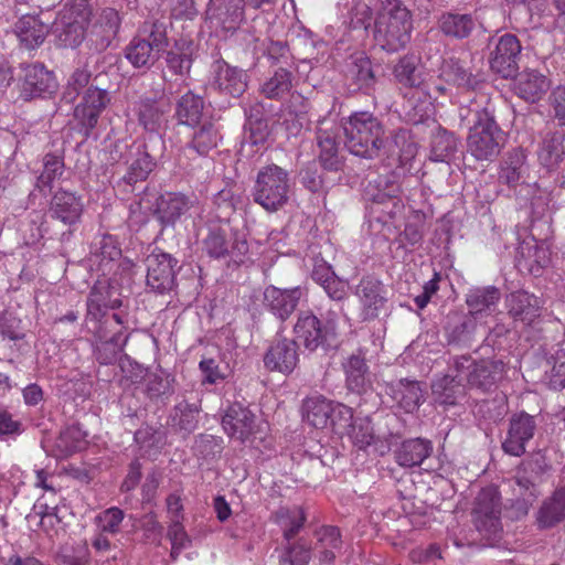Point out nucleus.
I'll return each mask as SVG.
<instances>
[{"label": "nucleus", "instance_id": "obj_1", "mask_svg": "<svg viewBox=\"0 0 565 565\" xmlns=\"http://www.w3.org/2000/svg\"><path fill=\"white\" fill-rule=\"evenodd\" d=\"M348 150L364 159H375L387 142L382 120L371 111H355L342 122Z\"/></svg>", "mask_w": 565, "mask_h": 565}, {"label": "nucleus", "instance_id": "obj_2", "mask_svg": "<svg viewBox=\"0 0 565 565\" xmlns=\"http://www.w3.org/2000/svg\"><path fill=\"white\" fill-rule=\"evenodd\" d=\"M202 250L211 258H230L242 264L249 250L247 235L242 228L233 225L227 216L216 215L206 224Z\"/></svg>", "mask_w": 565, "mask_h": 565}, {"label": "nucleus", "instance_id": "obj_3", "mask_svg": "<svg viewBox=\"0 0 565 565\" xmlns=\"http://www.w3.org/2000/svg\"><path fill=\"white\" fill-rule=\"evenodd\" d=\"M413 19L401 0H386L374 23V41L384 51L395 53L411 40Z\"/></svg>", "mask_w": 565, "mask_h": 565}, {"label": "nucleus", "instance_id": "obj_4", "mask_svg": "<svg viewBox=\"0 0 565 565\" xmlns=\"http://www.w3.org/2000/svg\"><path fill=\"white\" fill-rule=\"evenodd\" d=\"M291 180L289 172L277 164L262 167L252 188L253 201L268 213L282 210L289 202Z\"/></svg>", "mask_w": 565, "mask_h": 565}, {"label": "nucleus", "instance_id": "obj_5", "mask_svg": "<svg viewBox=\"0 0 565 565\" xmlns=\"http://www.w3.org/2000/svg\"><path fill=\"white\" fill-rule=\"evenodd\" d=\"M476 119L467 138L468 152L479 161H491L504 146L505 137L494 119V110L488 104L476 110Z\"/></svg>", "mask_w": 565, "mask_h": 565}, {"label": "nucleus", "instance_id": "obj_6", "mask_svg": "<svg viewBox=\"0 0 565 565\" xmlns=\"http://www.w3.org/2000/svg\"><path fill=\"white\" fill-rule=\"evenodd\" d=\"M90 17L92 10L86 0H73L66 3L52 24L56 46L78 47L85 39Z\"/></svg>", "mask_w": 565, "mask_h": 565}, {"label": "nucleus", "instance_id": "obj_7", "mask_svg": "<svg viewBox=\"0 0 565 565\" xmlns=\"http://www.w3.org/2000/svg\"><path fill=\"white\" fill-rule=\"evenodd\" d=\"M110 100L111 96L107 89L89 86L84 92L81 103L74 108L76 128L84 138L90 137Z\"/></svg>", "mask_w": 565, "mask_h": 565}, {"label": "nucleus", "instance_id": "obj_8", "mask_svg": "<svg viewBox=\"0 0 565 565\" xmlns=\"http://www.w3.org/2000/svg\"><path fill=\"white\" fill-rule=\"evenodd\" d=\"M490 68L502 78H512L519 72L522 46L516 35L504 33L489 42Z\"/></svg>", "mask_w": 565, "mask_h": 565}, {"label": "nucleus", "instance_id": "obj_9", "mask_svg": "<svg viewBox=\"0 0 565 565\" xmlns=\"http://www.w3.org/2000/svg\"><path fill=\"white\" fill-rule=\"evenodd\" d=\"M294 333L296 341L313 352L318 348L329 347L334 341V324L332 321L322 324V320L312 311L303 310L297 315Z\"/></svg>", "mask_w": 565, "mask_h": 565}, {"label": "nucleus", "instance_id": "obj_10", "mask_svg": "<svg viewBox=\"0 0 565 565\" xmlns=\"http://www.w3.org/2000/svg\"><path fill=\"white\" fill-rule=\"evenodd\" d=\"M477 530L487 537H495L502 531L501 498L493 487L482 489L477 498L472 511Z\"/></svg>", "mask_w": 565, "mask_h": 565}, {"label": "nucleus", "instance_id": "obj_11", "mask_svg": "<svg viewBox=\"0 0 565 565\" xmlns=\"http://www.w3.org/2000/svg\"><path fill=\"white\" fill-rule=\"evenodd\" d=\"M354 295L358 297L362 321H373L379 318L388 301L384 284L372 275L363 276L355 286Z\"/></svg>", "mask_w": 565, "mask_h": 565}, {"label": "nucleus", "instance_id": "obj_12", "mask_svg": "<svg viewBox=\"0 0 565 565\" xmlns=\"http://www.w3.org/2000/svg\"><path fill=\"white\" fill-rule=\"evenodd\" d=\"M121 20V15L116 9H100L87 32L89 49L97 53L107 50L119 33Z\"/></svg>", "mask_w": 565, "mask_h": 565}, {"label": "nucleus", "instance_id": "obj_13", "mask_svg": "<svg viewBox=\"0 0 565 565\" xmlns=\"http://www.w3.org/2000/svg\"><path fill=\"white\" fill-rule=\"evenodd\" d=\"M536 420L534 416L520 412L513 414L509 419V427L505 438L502 441V449L505 454L520 457L526 451V445L534 437Z\"/></svg>", "mask_w": 565, "mask_h": 565}, {"label": "nucleus", "instance_id": "obj_14", "mask_svg": "<svg viewBox=\"0 0 565 565\" xmlns=\"http://www.w3.org/2000/svg\"><path fill=\"white\" fill-rule=\"evenodd\" d=\"M178 260L168 253H152L147 258V286L158 292L169 291L174 286Z\"/></svg>", "mask_w": 565, "mask_h": 565}, {"label": "nucleus", "instance_id": "obj_15", "mask_svg": "<svg viewBox=\"0 0 565 565\" xmlns=\"http://www.w3.org/2000/svg\"><path fill=\"white\" fill-rule=\"evenodd\" d=\"M87 316L93 320H102L105 312L122 306L120 289L108 279L97 280L87 298Z\"/></svg>", "mask_w": 565, "mask_h": 565}, {"label": "nucleus", "instance_id": "obj_16", "mask_svg": "<svg viewBox=\"0 0 565 565\" xmlns=\"http://www.w3.org/2000/svg\"><path fill=\"white\" fill-rule=\"evenodd\" d=\"M505 373L507 367L502 360L480 359L467 374V384L470 388L490 393L499 387Z\"/></svg>", "mask_w": 565, "mask_h": 565}, {"label": "nucleus", "instance_id": "obj_17", "mask_svg": "<svg viewBox=\"0 0 565 565\" xmlns=\"http://www.w3.org/2000/svg\"><path fill=\"white\" fill-rule=\"evenodd\" d=\"M195 204V195H186L182 192H164L156 200L154 216L161 225L173 226Z\"/></svg>", "mask_w": 565, "mask_h": 565}, {"label": "nucleus", "instance_id": "obj_18", "mask_svg": "<svg viewBox=\"0 0 565 565\" xmlns=\"http://www.w3.org/2000/svg\"><path fill=\"white\" fill-rule=\"evenodd\" d=\"M84 203L81 195L65 189H57L49 204V215L52 220L72 227L81 222Z\"/></svg>", "mask_w": 565, "mask_h": 565}, {"label": "nucleus", "instance_id": "obj_19", "mask_svg": "<svg viewBox=\"0 0 565 565\" xmlns=\"http://www.w3.org/2000/svg\"><path fill=\"white\" fill-rule=\"evenodd\" d=\"M222 426L228 437L245 443L256 433V416L248 407L234 403L225 411Z\"/></svg>", "mask_w": 565, "mask_h": 565}, {"label": "nucleus", "instance_id": "obj_20", "mask_svg": "<svg viewBox=\"0 0 565 565\" xmlns=\"http://www.w3.org/2000/svg\"><path fill=\"white\" fill-rule=\"evenodd\" d=\"M194 47L191 41L180 40L168 50L164 54L166 70L163 71L162 78L167 85V90L172 94L171 83L167 77V73L177 76L184 81L191 73L193 64Z\"/></svg>", "mask_w": 565, "mask_h": 565}, {"label": "nucleus", "instance_id": "obj_21", "mask_svg": "<svg viewBox=\"0 0 565 565\" xmlns=\"http://www.w3.org/2000/svg\"><path fill=\"white\" fill-rule=\"evenodd\" d=\"M302 294L300 287L280 289L269 285L264 289L263 305L276 318L286 321L296 310Z\"/></svg>", "mask_w": 565, "mask_h": 565}, {"label": "nucleus", "instance_id": "obj_22", "mask_svg": "<svg viewBox=\"0 0 565 565\" xmlns=\"http://www.w3.org/2000/svg\"><path fill=\"white\" fill-rule=\"evenodd\" d=\"M529 170L530 164L526 150L522 147H515L502 156L498 170V180L501 184L514 189L524 182Z\"/></svg>", "mask_w": 565, "mask_h": 565}, {"label": "nucleus", "instance_id": "obj_23", "mask_svg": "<svg viewBox=\"0 0 565 565\" xmlns=\"http://www.w3.org/2000/svg\"><path fill=\"white\" fill-rule=\"evenodd\" d=\"M342 369L348 391L356 395H364L372 390L371 373L363 350L359 349L350 354L342 362Z\"/></svg>", "mask_w": 565, "mask_h": 565}, {"label": "nucleus", "instance_id": "obj_24", "mask_svg": "<svg viewBox=\"0 0 565 565\" xmlns=\"http://www.w3.org/2000/svg\"><path fill=\"white\" fill-rule=\"evenodd\" d=\"M298 362V342L286 338L274 342L264 356V364L269 371L284 374L291 373Z\"/></svg>", "mask_w": 565, "mask_h": 565}, {"label": "nucleus", "instance_id": "obj_25", "mask_svg": "<svg viewBox=\"0 0 565 565\" xmlns=\"http://www.w3.org/2000/svg\"><path fill=\"white\" fill-rule=\"evenodd\" d=\"M214 72L213 85L221 94L238 98L247 89L248 75L244 70L225 61H217Z\"/></svg>", "mask_w": 565, "mask_h": 565}, {"label": "nucleus", "instance_id": "obj_26", "mask_svg": "<svg viewBox=\"0 0 565 565\" xmlns=\"http://www.w3.org/2000/svg\"><path fill=\"white\" fill-rule=\"evenodd\" d=\"M138 122L146 131L159 134L168 125L169 105L152 98H140L135 106Z\"/></svg>", "mask_w": 565, "mask_h": 565}, {"label": "nucleus", "instance_id": "obj_27", "mask_svg": "<svg viewBox=\"0 0 565 565\" xmlns=\"http://www.w3.org/2000/svg\"><path fill=\"white\" fill-rule=\"evenodd\" d=\"M56 88L53 73L42 64L35 63L24 67L22 94L26 99L51 94Z\"/></svg>", "mask_w": 565, "mask_h": 565}, {"label": "nucleus", "instance_id": "obj_28", "mask_svg": "<svg viewBox=\"0 0 565 565\" xmlns=\"http://www.w3.org/2000/svg\"><path fill=\"white\" fill-rule=\"evenodd\" d=\"M476 330L477 318L473 315L452 313L447 317L445 333L449 344L469 348L475 340Z\"/></svg>", "mask_w": 565, "mask_h": 565}, {"label": "nucleus", "instance_id": "obj_29", "mask_svg": "<svg viewBox=\"0 0 565 565\" xmlns=\"http://www.w3.org/2000/svg\"><path fill=\"white\" fill-rule=\"evenodd\" d=\"M509 315L516 321L531 324L541 315V305L537 297L524 290L511 292L507 297Z\"/></svg>", "mask_w": 565, "mask_h": 565}, {"label": "nucleus", "instance_id": "obj_30", "mask_svg": "<svg viewBox=\"0 0 565 565\" xmlns=\"http://www.w3.org/2000/svg\"><path fill=\"white\" fill-rule=\"evenodd\" d=\"M434 446L429 439L409 438L395 449L394 458L398 466L414 468L420 466L431 455Z\"/></svg>", "mask_w": 565, "mask_h": 565}, {"label": "nucleus", "instance_id": "obj_31", "mask_svg": "<svg viewBox=\"0 0 565 565\" xmlns=\"http://www.w3.org/2000/svg\"><path fill=\"white\" fill-rule=\"evenodd\" d=\"M245 4V0H210L207 14L224 29H235L244 20Z\"/></svg>", "mask_w": 565, "mask_h": 565}, {"label": "nucleus", "instance_id": "obj_32", "mask_svg": "<svg viewBox=\"0 0 565 565\" xmlns=\"http://www.w3.org/2000/svg\"><path fill=\"white\" fill-rule=\"evenodd\" d=\"M317 146L319 148L318 159L323 169L339 171L342 167L340 158V142L338 135L331 129L319 128L317 130Z\"/></svg>", "mask_w": 565, "mask_h": 565}, {"label": "nucleus", "instance_id": "obj_33", "mask_svg": "<svg viewBox=\"0 0 565 565\" xmlns=\"http://www.w3.org/2000/svg\"><path fill=\"white\" fill-rule=\"evenodd\" d=\"M565 520V488L556 489L537 511L536 522L542 530L551 529Z\"/></svg>", "mask_w": 565, "mask_h": 565}, {"label": "nucleus", "instance_id": "obj_34", "mask_svg": "<svg viewBox=\"0 0 565 565\" xmlns=\"http://www.w3.org/2000/svg\"><path fill=\"white\" fill-rule=\"evenodd\" d=\"M440 77L447 83L471 90L477 89L483 82L478 74L469 72L463 63L455 57H449L443 62Z\"/></svg>", "mask_w": 565, "mask_h": 565}, {"label": "nucleus", "instance_id": "obj_35", "mask_svg": "<svg viewBox=\"0 0 565 565\" xmlns=\"http://www.w3.org/2000/svg\"><path fill=\"white\" fill-rule=\"evenodd\" d=\"M49 32L47 25L33 15H23L14 24V33L28 50L41 45Z\"/></svg>", "mask_w": 565, "mask_h": 565}, {"label": "nucleus", "instance_id": "obj_36", "mask_svg": "<svg viewBox=\"0 0 565 565\" xmlns=\"http://www.w3.org/2000/svg\"><path fill=\"white\" fill-rule=\"evenodd\" d=\"M565 135L558 131L547 132L539 147V162L548 170L556 169L565 158Z\"/></svg>", "mask_w": 565, "mask_h": 565}, {"label": "nucleus", "instance_id": "obj_37", "mask_svg": "<svg viewBox=\"0 0 565 565\" xmlns=\"http://www.w3.org/2000/svg\"><path fill=\"white\" fill-rule=\"evenodd\" d=\"M156 163L157 159L149 153L147 145H143L142 148H138L136 159L131 162L118 185L132 188L134 184L145 181L156 167ZM125 191L128 192L129 189H125ZM130 191H134V189H130Z\"/></svg>", "mask_w": 565, "mask_h": 565}, {"label": "nucleus", "instance_id": "obj_38", "mask_svg": "<svg viewBox=\"0 0 565 565\" xmlns=\"http://www.w3.org/2000/svg\"><path fill=\"white\" fill-rule=\"evenodd\" d=\"M196 126L186 148L200 156H206L221 140L220 128L213 119L201 121Z\"/></svg>", "mask_w": 565, "mask_h": 565}, {"label": "nucleus", "instance_id": "obj_39", "mask_svg": "<svg viewBox=\"0 0 565 565\" xmlns=\"http://www.w3.org/2000/svg\"><path fill=\"white\" fill-rule=\"evenodd\" d=\"M550 87L548 79L537 71L521 73L515 83L516 94L524 100L535 103Z\"/></svg>", "mask_w": 565, "mask_h": 565}, {"label": "nucleus", "instance_id": "obj_40", "mask_svg": "<svg viewBox=\"0 0 565 565\" xmlns=\"http://www.w3.org/2000/svg\"><path fill=\"white\" fill-rule=\"evenodd\" d=\"M458 145L454 132L438 127L430 136V160L449 163L458 151Z\"/></svg>", "mask_w": 565, "mask_h": 565}, {"label": "nucleus", "instance_id": "obj_41", "mask_svg": "<svg viewBox=\"0 0 565 565\" xmlns=\"http://www.w3.org/2000/svg\"><path fill=\"white\" fill-rule=\"evenodd\" d=\"M204 110L202 96L188 90L175 104V117L181 125L196 126L201 122Z\"/></svg>", "mask_w": 565, "mask_h": 565}, {"label": "nucleus", "instance_id": "obj_42", "mask_svg": "<svg viewBox=\"0 0 565 565\" xmlns=\"http://www.w3.org/2000/svg\"><path fill=\"white\" fill-rule=\"evenodd\" d=\"M390 388L393 398L407 413H413L423 402V390L417 381L401 379L397 382L392 383Z\"/></svg>", "mask_w": 565, "mask_h": 565}, {"label": "nucleus", "instance_id": "obj_43", "mask_svg": "<svg viewBox=\"0 0 565 565\" xmlns=\"http://www.w3.org/2000/svg\"><path fill=\"white\" fill-rule=\"evenodd\" d=\"M158 53L138 35L134 36L124 49V56L135 68L149 70L157 62Z\"/></svg>", "mask_w": 565, "mask_h": 565}, {"label": "nucleus", "instance_id": "obj_44", "mask_svg": "<svg viewBox=\"0 0 565 565\" xmlns=\"http://www.w3.org/2000/svg\"><path fill=\"white\" fill-rule=\"evenodd\" d=\"M431 392L437 403L441 405H456L466 394V387L461 380L452 374H445L431 384Z\"/></svg>", "mask_w": 565, "mask_h": 565}, {"label": "nucleus", "instance_id": "obj_45", "mask_svg": "<svg viewBox=\"0 0 565 565\" xmlns=\"http://www.w3.org/2000/svg\"><path fill=\"white\" fill-rule=\"evenodd\" d=\"M365 196L370 201L367 206L370 218L381 224H387L404 210V203L401 196L383 199L377 198V195Z\"/></svg>", "mask_w": 565, "mask_h": 565}, {"label": "nucleus", "instance_id": "obj_46", "mask_svg": "<svg viewBox=\"0 0 565 565\" xmlns=\"http://www.w3.org/2000/svg\"><path fill=\"white\" fill-rule=\"evenodd\" d=\"M302 413L309 425L323 429L329 425L332 415V402L321 395L307 397L302 404Z\"/></svg>", "mask_w": 565, "mask_h": 565}, {"label": "nucleus", "instance_id": "obj_47", "mask_svg": "<svg viewBox=\"0 0 565 565\" xmlns=\"http://www.w3.org/2000/svg\"><path fill=\"white\" fill-rule=\"evenodd\" d=\"M438 25L446 36L462 40L471 34L476 23L471 14L445 12L440 15Z\"/></svg>", "mask_w": 565, "mask_h": 565}, {"label": "nucleus", "instance_id": "obj_48", "mask_svg": "<svg viewBox=\"0 0 565 565\" xmlns=\"http://www.w3.org/2000/svg\"><path fill=\"white\" fill-rule=\"evenodd\" d=\"M174 376L159 369L145 377V394L150 401H164L174 393Z\"/></svg>", "mask_w": 565, "mask_h": 565}, {"label": "nucleus", "instance_id": "obj_49", "mask_svg": "<svg viewBox=\"0 0 565 565\" xmlns=\"http://www.w3.org/2000/svg\"><path fill=\"white\" fill-rule=\"evenodd\" d=\"M273 518L281 529L286 543H289L298 534L306 522L305 512L300 507H280Z\"/></svg>", "mask_w": 565, "mask_h": 565}, {"label": "nucleus", "instance_id": "obj_50", "mask_svg": "<svg viewBox=\"0 0 565 565\" xmlns=\"http://www.w3.org/2000/svg\"><path fill=\"white\" fill-rule=\"evenodd\" d=\"M127 320L128 313L122 310L111 313L106 311L102 320H95L98 322L96 327L98 339L117 345L121 341L122 330Z\"/></svg>", "mask_w": 565, "mask_h": 565}, {"label": "nucleus", "instance_id": "obj_51", "mask_svg": "<svg viewBox=\"0 0 565 565\" xmlns=\"http://www.w3.org/2000/svg\"><path fill=\"white\" fill-rule=\"evenodd\" d=\"M295 76L286 67H278L273 75L262 85V94L269 99H281L290 93L294 86Z\"/></svg>", "mask_w": 565, "mask_h": 565}, {"label": "nucleus", "instance_id": "obj_52", "mask_svg": "<svg viewBox=\"0 0 565 565\" xmlns=\"http://www.w3.org/2000/svg\"><path fill=\"white\" fill-rule=\"evenodd\" d=\"M200 407L196 404H190L182 401L177 404L170 415L171 427L174 430L189 435L195 430L198 426V414Z\"/></svg>", "mask_w": 565, "mask_h": 565}, {"label": "nucleus", "instance_id": "obj_53", "mask_svg": "<svg viewBox=\"0 0 565 565\" xmlns=\"http://www.w3.org/2000/svg\"><path fill=\"white\" fill-rule=\"evenodd\" d=\"M500 290L494 286L470 289L466 297V303L469 308V315L481 313L490 310L500 300Z\"/></svg>", "mask_w": 565, "mask_h": 565}, {"label": "nucleus", "instance_id": "obj_54", "mask_svg": "<svg viewBox=\"0 0 565 565\" xmlns=\"http://www.w3.org/2000/svg\"><path fill=\"white\" fill-rule=\"evenodd\" d=\"M86 433L78 425L64 428L55 440L56 457H68L85 445Z\"/></svg>", "mask_w": 565, "mask_h": 565}, {"label": "nucleus", "instance_id": "obj_55", "mask_svg": "<svg viewBox=\"0 0 565 565\" xmlns=\"http://www.w3.org/2000/svg\"><path fill=\"white\" fill-rule=\"evenodd\" d=\"M64 172V158L58 153H46L43 158V171L36 178L35 188L40 191L51 189L53 182Z\"/></svg>", "mask_w": 565, "mask_h": 565}, {"label": "nucleus", "instance_id": "obj_56", "mask_svg": "<svg viewBox=\"0 0 565 565\" xmlns=\"http://www.w3.org/2000/svg\"><path fill=\"white\" fill-rule=\"evenodd\" d=\"M168 24L163 20L146 21L139 30L138 36L146 40L157 52L163 51L168 44Z\"/></svg>", "mask_w": 565, "mask_h": 565}, {"label": "nucleus", "instance_id": "obj_57", "mask_svg": "<svg viewBox=\"0 0 565 565\" xmlns=\"http://www.w3.org/2000/svg\"><path fill=\"white\" fill-rule=\"evenodd\" d=\"M402 186L398 177L394 173L379 175L365 188V195H377V198L401 196Z\"/></svg>", "mask_w": 565, "mask_h": 565}, {"label": "nucleus", "instance_id": "obj_58", "mask_svg": "<svg viewBox=\"0 0 565 565\" xmlns=\"http://www.w3.org/2000/svg\"><path fill=\"white\" fill-rule=\"evenodd\" d=\"M344 434L360 450L366 449L375 439L374 429L369 417H356Z\"/></svg>", "mask_w": 565, "mask_h": 565}, {"label": "nucleus", "instance_id": "obj_59", "mask_svg": "<svg viewBox=\"0 0 565 565\" xmlns=\"http://www.w3.org/2000/svg\"><path fill=\"white\" fill-rule=\"evenodd\" d=\"M134 439L139 446L141 455L147 457L157 456L163 444L162 434L150 426H143L137 429Z\"/></svg>", "mask_w": 565, "mask_h": 565}, {"label": "nucleus", "instance_id": "obj_60", "mask_svg": "<svg viewBox=\"0 0 565 565\" xmlns=\"http://www.w3.org/2000/svg\"><path fill=\"white\" fill-rule=\"evenodd\" d=\"M396 81L405 87H416L422 83L417 65L412 57L404 56L394 67Z\"/></svg>", "mask_w": 565, "mask_h": 565}, {"label": "nucleus", "instance_id": "obj_61", "mask_svg": "<svg viewBox=\"0 0 565 565\" xmlns=\"http://www.w3.org/2000/svg\"><path fill=\"white\" fill-rule=\"evenodd\" d=\"M92 73L87 66L77 67L70 75L63 92V99L67 103L74 102L79 93L88 85Z\"/></svg>", "mask_w": 565, "mask_h": 565}, {"label": "nucleus", "instance_id": "obj_62", "mask_svg": "<svg viewBox=\"0 0 565 565\" xmlns=\"http://www.w3.org/2000/svg\"><path fill=\"white\" fill-rule=\"evenodd\" d=\"M550 370L545 372V383L552 390H562L565 387V351H557L548 360Z\"/></svg>", "mask_w": 565, "mask_h": 565}, {"label": "nucleus", "instance_id": "obj_63", "mask_svg": "<svg viewBox=\"0 0 565 565\" xmlns=\"http://www.w3.org/2000/svg\"><path fill=\"white\" fill-rule=\"evenodd\" d=\"M125 513L117 507L106 509L96 515L95 522L97 530L106 534L115 535L119 533Z\"/></svg>", "mask_w": 565, "mask_h": 565}, {"label": "nucleus", "instance_id": "obj_64", "mask_svg": "<svg viewBox=\"0 0 565 565\" xmlns=\"http://www.w3.org/2000/svg\"><path fill=\"white\" fill-rule=\"evenodd\" d=\"M310 558V551L300 543H286L284 553L280 555V565H307Z\"/></svg>", "mask_w": 565, "mask_h": 565}]
</instances>
